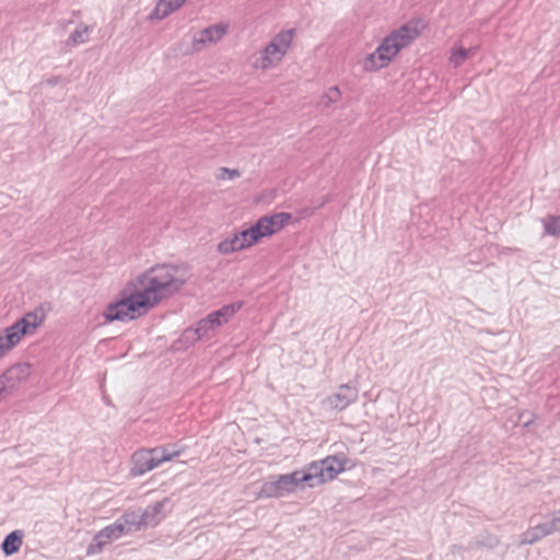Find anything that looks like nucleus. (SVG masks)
I'll return each instance as SVG.
<instances>
[{"label":"nucleus","instance_id":"f257e3e1","mask_svg":"<svg viewBox=\"0 0 560 560\" xmlns=\"http://www.w3.org/2000/svg\"><path fill=\"white\" fill-rule=\"evenodd\" d=\"M190 280L186 266L162 262L151 266L140 272L127 284L128 289H136L150 311L162 301L180 293Z\"/></svg>","mask_w":560,"mask_h":560},{"label":"nucleus","instance_id":"f03ea898","mask_svg":"<svg viewBox=\"0 0 560 560\" xmlns=\"http://www.w3.org/2000/svg\"><path fill=\"white\" fill-rule=\"evenodd\" d=\"M427 24L420 19H412L392 30L377 44L376 48L362 60V68L370 73L388 68L424 32Z\"/></svg>","mask_w":560,"mask_h":560},{"label":"nucleus","instance_id":"7ed1b4c3","mask_svg":"<svg viewBox=\"0 0 560 560\" xmlns=\"http://www.w3.org/2000/svg\"><path fill=\"white\" fill-rule=\"evenodd\" d=\"M298 32L294 27L277 32L255 55L252 69L259 74H267L278 69L293 48Z\"/></svg>","mask_w":560,"mask_h":560},{"label":"nucleus","instance_id":"20e7f679","mask_svg":"<svg viewBox=\"0 0 560 560\" xmlns=\"http://www.w3.org/2000/svg\"><path fill=\"white\" fill-rule=\"evenodd\" d=\"M129 291V294L115 298L104 306L101 313L104 323H129L150 312L137 290Z\"/></svg>","mask_w":560,"mask_h":560},{"label":"nucleus","instance_id":"39448f33","mask_svg":"<svg viewBox=\"0 0 560 560\" xmlns=\"http://www.w3.org/2000/svg\"><path fill=\"white\" fill-rule=\"evenodd\" d=\"M45 322L43 312L33 311L25 313L15 323L7 327L2 335V351H8L19 346L23 338L34 335Z\"/></svg>","mask_w":560,"mask_h":560},{"label":"nucleus","instance_id":"423d86ee","mask_svg":"<svg viewBox=\"0 0 560 560\" xmlns=\"http://www.w3.org/2000/svg\"><path fill=\"white\" fill-rule=\"evenodd\" d=\"M346 463L345 456H327L322 460L311 463L307 466V472L303 474V479L311 488L331 481L345 470Z\"/></svg>","mask_w":560,"mask_h":560},{"label":"nucleus","instance_id":"0eeeda50","mask_svg":"<svg viewBox=\"0 0 560 560\" xmlns=\"http://www.w3.org/2000/svg\"><path fill=\"white\" fill-rule=\"evenodd\" d=\"M179 451L171 452L166 447L141 448L131 455L130 475L142 476L163 463L170 462L179 456Z\"/></svg>","mask_w":560,"mask_h":560},{"label":"nucleus","instance_id":"6e6552de","mask_svg":"<svg viewBox=\"0 0 560 560\" xmlns=\"http://www.w3.org/2000/svg\"><path fill=\"white\" fill-rule=\"evenodd\" d=\"M305 480L303 474L293 471L291 474L279 475L275 479L267 480L262 483L259 498H280L295 492L298 489L304 488Z\"/></svg>","mask_w":560,"mask_h":560},{"label":"nucleus","instance_id":"1a4fd4ad","mask_svg":"<svg viewBox=\"0 0 560 560\" xmlns=\"http://www.w3.org/2000/svg\"><path fill=\"white\" fill-rule=\"evenodd\" d=\"M148 525L143 517L137 514H126L122 521L116 522L101 529L94 537V542L98 549L108 542L120 538L124 534L132 530H139L142 526Z\"/></svg>","mask_w":560,"mask_h":560},{"label":"nucleus","instance_id":"9d476101","mask_svg":"<svg viewBox=\"0 0 560 560\" xmlns=\"http://www.w3.org/2000/svg\"><path fill=\"white\" fill-rule=\"evenodd\" d=\"M359 394L360 381L354 378L339 385L330 395L323 399L322 406L328 411H341L357 401Z\"/></svg>","mask_w":560,"mask_h":560},{"label":"nucleus","instance_id":"9b49d317","mask_svg":"<svg viewBox=\"0 0 560 560\" xmlns=\"http://www.w3.org/2000/svg\"><path fill=\"white\" fill-rule=\"evenodd\" d=\"M253 248L245 229L233 231L222 237L215 245V252L221 256H231Z\"/></svg>","mask_w":560,"mask_h":560},{"label":"nucleus","instance_id":"f8f14e48","mask_svg":"<svg viewBox=\"0 0 560 560\" xmlns=\"http://www.w3.org/2000/svg\"><path fill=\"white\" fill-rule=\"evenodd\" d=\"M292 217L288 212H276L272 214H267L260 217L258 220L254 222L256 230L259 232L260 236L265 238H270L275 234L282 231L287 225L291 223Z\"/></svg>","mask_w":560,"mask_h":560},{"label":"nucleus","instance_id":"ddd939ff","mask_svg":"<svg viewBox=\"0 0 560 560\" xmlns=\"http://www.w3.org/2000/svg\"><path fill=\"white\" fill-rule=\"evenodd\" d=\"M238 308L240 306L235 304L224 305L220 310L210 313L207 317L201 319L197 324L196 331L200 337L206 336L209 331L215 330L226 324L235 315Z\"/></svg>","mask_w":560,"mask_h":560},{"label":"nucleus","instance_id":"4468645a","mask_svg":"<svg viewBox=\"0 0 560 560\" xmlns=\"http://www.w3.org/2000/svg\"><path fill=\"white\" fill-rule=\"evenodd\" d=\"M32 364L18 362L9 366L2 374V392H12L25 383L32 374Z\"/></svg>","mask_w":560,"mask_h":560},{"label":"nucleus","instance_id":"2eb2a0df","mask_svg":"<svg viewBox=\"0 0 560 560\" xmlns=\"http://www.w3.org/2000/svg\"><path fill=\"white\" fill-rule=\"evenodd\" d=\"M189 0H156L148 14L150 22H161L179 11Z\"/></svg>","mask_w":560,"mask_h":560},{"label":"nucleus","instance_id":"dca6fc26","mask_svg":"<svg viewBox=\"0 0 560 560\" xmlns=\"http://www.w3.org/2000/svg\"><path fill=\"white\" fill-rule=\"evenodd\" d=\"M229 25L220 22L212 24L198 33L196 42L202 46L215 45L228 34Z\"/></svg>","mask_w":560,"mask_h":560},{"label":"nucleus","instance_id":"f3484780","mask_svg":"<svg viewBox=\"0 0 560 560\" xmlns=\"http://www.w3.org/2000/svg\"><path fill=\"white\" fill-rule=\"evenodd\" d=\"M91 28L84 23H79L70 33L68 42L71 46L84 45L89 42Z\"/></svg>","mask_w":560,"mask_h":560},{"label":"nucleus","instance_id":"a211bd4d","mask_svg":"<svg viewBox=\"0 0 560 560\" xmlns=\"http://www.w3.org/2000/svg\"><path fill=\"white\" fill-rule=\"evenodd\" d=\"M22 541L23 533L15 530L5 537L4 541L2 542V550L7 555H12L20 549Z\"/></svg>","mask_w":560,"mask_h":560},{"label":"nucleus","instance_id":"6ab92c4d","mask_svg":"<svg viewBox=\"0 0 560 560\" xmlns=\"http://www.w3.org/2000/svg\"><path fill=\"white\" fill-rule=\"evenodd\" d=\"M474 54L472 48H464L463 46H454L451 50L450 62L454 67L462 66L471 55Z\"/></svg>","mask_w":560,"mask_h":560},{"label":"nucleus","instance_id":"aec40b11","mask_svg":"<svg viewBox=\"0 0 560 560\" xmlns=\"http://www.w3.org/2000/svg\"><path fill=\"white\" fill-rule=\"evenodd\" d=\"M545 234L560 237V215H550L542 220Z\"/></svg>","mask_w":560,"mask_h":560},{"label":"nucleus","instance_id":"412c9836","mask_svg":"<svg viewBox=\"0 0 560 560\" xmlns=\"http://www.w3.org/2000/svg\"><path fill=\"white\" fill-rule=\"evenodd\" d=\"M215 176L220 182H233L241 177V172L237 168L221 167Z\"/></svg>","mask_w":560,"mask_h":560},{"label":"nucleus","instance_id":"4be33fe9","mask_svg":"<svg viewBox=\"0 0 560 560\" xmlns=\"http://www.w3.org/2000/svg\"><path fill=\"white\" fill-rule=\"evenodd\" d=\"M245 231L247 233V236H248L252 247H254L257 244H259L260 242H262L264 238L260 236L259 232L256 230L254 223H252L250 225L245 228Z\"/></svg>","mask_w":560,"mask_h":560},{"label":"nucleus","instance_id":"5701e85b","mask_svg":"<svg viewBox=\"0 0 560 560\" xmlns=\"http://www.w3.org/2000/svg\"><path fill=\"white\" fill-rule=\"evenodd\" d=\"M329 93L331 94V98L334 101H338L340 98V91L338 88L334 86L329 90Z\"/></svg>","mask_w":560,"mask_h":560}]
</instances>
